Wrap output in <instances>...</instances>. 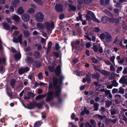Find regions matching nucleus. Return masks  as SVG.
Returning a JSON list of instances; mask_svg holds the SVG:
<instances>
[{
    "instance_id": "1",
    "label": "nucleus",
    "mask_w": 127,
    "mask_h": 127,
    "mask_svg": "<svg viewBox=\"0 0 127 127\" xmlns=\"http://www.w3.org/2000/svg\"><path fill=\"white\" fill-rule=\"evenodd\" d=\"M53 91H49L46 94H45L41 95H42V98L43 97H45L47 95V96L45 100L47 102H49L53 99L54 98L53 96Z\"/></svg>"
},
{
    "instance_id": "2",
    "label": "nucleus",
    "mask_w": 127,
    "mask_h": 127,
    "mask_svg": "<svg viewBox=\"0 0 127 127\" xmlns=\"http://www.w3.org/2000/svg\"><path fill=\"white\" fill-rule=\"evenodd\" d=\"M64 76H60V78L58 81L59 84L57 85L55 91H57L59 90H60L61 92L62 91V88L61 87V85L62 84L63 79Z\"/></svg>"
},
{
    "instance_id": "3",
    "label": "nucleus",
    "mask_w": 127,
    "mask_h": 127,
    "mask_svg": "<svg viewBox=\"0 0 127 127\" xmlns=\"http://www.w3.org/2000/svg\"><path fill=\"white\" fill-rule=\"evenodd\" d=\"M44 15L42 13L39 12L36 14L35 16V20L37 21L41 22L43 20Z\"/></svg>"
},
{
    "instance_id": "4",
    "label": "nucleus",
    "mask_w": 127,
    "mask_h": 127,
    "mask_svg": "<svg viewBox=\"0 0 127 127\" xmlns=\"http://www.w3.org/2000/svg\"><path fill=\"white\" fill-rule=\"evenodd\" d=\"M44 26L47 31H50V28H53L54 27V24L52 22H50V24L49 22H45L44 24Z\"/></svg>"
},
{
    "instance_id": "5",
    "label": "nucleus",
    "mask_w": 127,
    "mask_h": 127,
    "mask_svg": "<svg viewBox=\"0 0 127 127\" xmlns=\"http://www.w3.org/2000/svg\"><path fill=\"white\" fill-rule=\"evenodd\" d=\"M61 92L60 90L55 91L54 92L55 96L57 98L58 102L59 103L62 102L63 101L62 98L60 96Z\"/></svg>"
},
{
    "instance_id": "6",
    "label": "nucleus",
    "mask_w": 127,
    "mask_h": 127,
    "mask_svg": "<svg viewBox=\"0 0 127 127\" xmlns=\"http://www.w3.org/2000/svg\"><path fill=\"white\" fill-rule=\"evenodd\" d=\"M55 9L57 11L59 12H63L64 10V6L61 4H56L55 6Z\"/></svg>"
},
{
    "instance_id": "7",
    "label": "nucleus",
    "mask_w": 127,
    "mask_h": 127,
    "mask_svg": "<svg viewBox=\"0 0 127 127\" xmlns=\"http://www.w3.org/2000/svg\"><path fill=\"white\" fill-rule=\"evenodd\" d=\"M23 35L21 34H20L19 35L17 38L14 37L13 39V41L16 43L19 42L20 44L22 43Z\"/></svg>"
},
{
    "instance_id": "8",
    "label": "nucleus",
    "mask_w": 127,
    "mask_h": 127,
    "mask_svg": "<svg viewBox=\"0 0 127 127\" xmlns=\"http://www.w3.org/2000/svg\"><path fill=\"white\" fill-rule=\"evenodd\" d=\"M119 82L121 84H125L126 85H127V79L126 78V76L124 75H123Z\"/></svg>"
},
{
    "instance_id": "9",
    "label": "nucleus",
    "mask_w": 127,
    "mask_h": 127,
    "mask_svg": "<svg viewBox=\"0 0 127 127\" xmlns=\"http://www.w3.org/2000/svg\"><path fill=\"white\" fill-rule=\"evenodd\" d=\"M21 18L24 22H27L30 19V17L29 15L28 14L24 13L22 15Z\"/></svg>"
},
{
    "instance_id": "10",
    "label": "nucleus",
    "mask_w": 127,
    "mask_h": 127,
    "mask_svg": "<svg viewBox=\"0 0 127 127\" xmlns=\"http://www.w3.org/2000/svg\"><path fill=\"white\" fill-rule=\"evenodd\" d=\"M105 40L107 42H110L112 40V37L110 34L107 32L105 35Z\"/></svg>"
},
{
    "instance_id": "11",
    "label": "nucleus",
    "mask_w": 127,
    "mask_h": 127,
    "mask_svg": "<svg viewBox=\"0 0 127 127\" xmlns=\"http://www.w3.org/2000/svg\"><path fill=\"white\" fill-rule=\"evenodd\" d=\"M75 43L74 44L71 43V46L72 48H74L75 49L77 50L78 49V47L79 46L80 43V41L79 40H77Z\"/></svg>"
},
{
    "instance_id": "12",
    "label": "nucleus",
    "mask_w": 127,
    "mask_h": 127,
    "mask_svg": "<svg viewBox=\"0 0 127 127\" xmlns=\"http://www.w3.org/2000/svg\"><path fill=\"white\" fill-rule=\"evenodd\" d=\"M100 76V74L98 72H96L95 73L92 74V78L93 79L99 80Z\"/></svg>"
},
{
    "instance_id": "13",
    "label": "nucleus",
    "mask_w": 127,
    "mask_h": 127,
    "mask_svg": "<svg viewBox=\"0 0 127 127\" xmlns=\"http://www.w3.org/2000/svg\"><path fill=\"white\" fill-rule=\"evenodd\" d=\"M109 22L113 23H118L119 22V20L118 19L112 17L109 18Z\"/></svg>"
},
{
    "instance_id": "14",
    "label": "nucleus",
    "mask_w": 127,
    "mask_h": 127,
    "mask_svg": "<svg viewBox=\"0 0 127 127\" xmlns=\"http://www.w3.org/2000/svg\"><path fill=\"white\" fill-rule=\"evenodd\" d=\"M52 79L53 86L55 87H56L58 82L59 80H58L57 78L55 77H53Z\"/></svg>"
},
{
    "instance_id": "15",
    "label": "nucleus",
    "mask_w": 127,
    "mask_h": 127,
    "mask_svg": "<svg viewBox=\"0 0 127 127\" xmlns=\"http://www.w3.org/2000/svg\"><path fill=\"white\" fill-rule=\"evenodd\" d=\"M35 101L34 102H32L28 104L27 108L30 109H33L35 107Z\"/></svg>"
},
{
    "instance_id": "16",
    "label": "nucleus",
    "mask_w": 127,
    "mask_h": 127,
    "mask_svg": "<svg viewBox=\"0 0 127 127\" xmlns=\"http://www.w3.org/2000/svg\"><path fill=\"white\" fill-rule=\"evenodd\" d=\"M34 65L35 67L39 68L41 66V63L39 61H35L34 63Z\"/></svg>"
},
{
    "instance_id": "17",
    "label": "nucleus",
    "mask_w": 127,
    "mask_h": 127,
    "mask_svg": "<svg viewBox=\"0 0 127 127\" xmlns=\"http://www.w3.org/2000/svg\"><path fill=\"white\" fill-rule=\"evenodd\" d=\"M109 18H109L106 16H104L102 17L101 19V21L103 23H106L108 21H109Z\"/></svg>"
},
{
    "instance_id": "18",
    "label": "nucleus",
    "mask_w": 127,
    "mask_h": 127,
    "mask_svg": "<svg viewBox=\"0 0 127 127\" xmlns=\"http://www.w3.org/2000/svg\"><path fill=\"white\" fill-rule=\"evenodd\" d=\"M24 12V10L22 7H19L18 9L17 12V14L18 15L22 14Z\"/></svg>"
},
{
    "instance_id": "19",
    "label": "nucleus",
    "mask_w": 127,
    "mask_h": 127,
    "mask_svg": "<svg viewBox=\"0 0 127 127\" xmlns=\"http://www.w3.org/2000/svg\"><path fill=\"white\" fill-rule=\"evenodd\" d=\"M20 17L18 15H15L13 16L12 19L15 22L16 24H18V22L20 21Z\"/></svg>"
},
{
    "instance_id": "20",
    "label": "nucleus",
    "mask_w": 127,
    "mask_h": 127,
    "mask_svg": "<svg viewBox=\"0 0 127 127\" xmlns=\"http://www.w3.org/2000/svg\"><path fill=\"white\" fill-rule=\"evenodd\" d=\"M19 3L20 0H14L12 1V4L14 7H16Z\"/></svg>"
},
{
    "instance_id": "21",
    "label": "nucleus",
    "mask_w": 127,
    "mask_h": 127,
    "mask_svg": "<svg viewBox=\"0 0 127 127\" xmlns=\"http://www.w3.org/2000/svg\"><path fill=\"white\" fill-rule=\"evenodd\" d=\"M34 62V60L31 57H28L27 58V63L28 64H31Z\"/></svg>"
},
{
    "instance_id": "22",
    "label": "nucleus",
    "mask_w": 127,
    "mask_h": 127,
    "mask_svg": "<svg viewBox=\"0 0 127 127\" xmlns=\"http://www.w3.org/2000/svg\"><path fill=\"white\" fill-rule=\"evenodd\" d=\"M34 55L35 58L38 59L40 57V53L38 51H35L34 52Z\"/></svg>"
},
{
    "instance_id": "23",
    "label": "nucleus",
    "mask_w": 127,
    "mask_h": 127,
    "mask_svg": "<svg viewBox=\"0 0 127 127\" xmlns=\"http://www.w3.org/2000/svg\"><path fill=\"white\" fill-rule=\"evenodd\" d=\"M3 27L7 30H10V26L7 23H3Z\"/></svg>"
},
{
    "instance_id": "24",
    "label": "nucleus",
    "mask_w": 127,
    "mask_h": 127,
    "mask_svg": "<svg viewBox=\"0 0 127 127\" xmlns=\"http://www.w3.org/2000/svg\"><path fill=\"white\" fill-rule=\"evenodd\" d=\"M23 33L25 37H28L30 35L29 31L27 30H24L23 31Z\"/></svg>"
},
{
    "instance_id": "25",
    "label": "nucleus",
    "mask_w": 127,
    "mask_h": 127,
    "mask_svg": "<svg viewBox=\"0 0 127 127\" xmlns=\"http://www.w3.org/2000/svg\"><path fill=\"white\" fill-rule=\"evenodd\" d=\"M15 80L14 79H12L10 80V85L12 88H14L15 85Z\"/></svg>"
},
{
    "instance_id": "26",
    "label": "nucleus",
    "mask_w": 127,
    "mask_h": 127,
    "mask_svg": "<svg viewBox=\"0 0 127 127\" xmlns=\"http://www.w3.org/2000/svg\"><path fill=\"white\" fill-rule=\"evenodd\" d=\"M36 26L38 28L41 30H43L44 28V25L41 23H38L37 24Z\"/></svg>"
},
{
    "instance_id": "27",
    "label": "nucleus",
    "mask_w": 127,
    "mask_h": 127,
    "mask_svg": "<svg viewBox=\"0 0 127 127\" xmlns=\"http://www.w3.org/2000/svg\"><path fill=\"white\" fill-rule=\"evenodd\" d=\"M86 78L87 83L88 84L90 83L91 81V76L88 74H86Z\"/></svg>"
},
{
    "instance_id": "28",
    "label": "nucleus",
    "mask_w": 127,
    "mask_h": 127,
    "mask_svg": "<svg viewBox=\"0 0 127 127\" xmlns=\"http://www.w3.org/2000/svg\"><path fill=\"white\" fill-rule=\"evenodd\" d=\"M35 106L37 107L38 109H41L43 107L42 104L41 103H36V102H35Z\"/></svg>"
},
{
    "instance_id": "29",
    "label": "nucleus",
    "mask_w": 127,
    "mask_h": 127,
    "mask_svg": "<svg viewBox=\"0 0 127 127\" xmlns=\"http://www.w3.org/2000/svg\"><path fill=\"white\" fill-rule=\"evenodd\" d=\"M68 7L72 11H74L76 9V7L75 6L72 5L70 4H69L68 5Z\"/></svg>"
},
{
    "instance_id": "30",
    "label": "nucleus",
    "mask_w": 127,
    "mask_h": 127,
    "mask_svg": "<svg viewBox=\"0 0 127 127\" xmlns=\"http://www.w3.org/2000/svg\"><path fill=\"white\" fill-rule=\"evenodd\" d=\"M79 16H77L76 18V20L77 21H79V20L82 21L83 19H82V15L80 12L78 13Z\"/></svg>"
},
{
    "instance_id": "31",
    "label": "nucleus",
    "mask_w": 127,
    "mask_h": 127,
    "mask_svg": "<svg viewBox=\"0 0 127 127\" xmlns=\"http://www.w3.org/2000/svg\"><path fill=\"white\" fill-rule=\"evenodd\" d=\"M101 73L104 76H108L109 74V73L107 71L104 70H102L101 72Z\"/></svg>"
},
{
    "instance_id": "32",
    "label": "nucleus",
    "mask_w": 127,
    "mask_h": 127,
    "mask_svg": "<svg viewBox=\"0 0 127 127\" xmlns=\"http://www.w3.org/2000/svg\"><path fill=\"white\" fill-rule=\"evenodd\" d=\"M99 104L98 103H95L94 105V110L95 111H97L99 109Z\"/></svg>"
},
{
    "instance_id": "33",
    "label": "nucleus",
    "mask_w": 127,
    "mask_h": 127,
    "mask_svg": "<svg viewBox=\"0 0 127 127\" xmlns=\"http://www.w3.org/2000/svg\"><path fill=\"white\" fill-rule=\"evenodd\" d=\"M21 57V54L20 53L17 54L15 55L14 58L16 60H19Z\"/></svg>"
},
{
    "instance_id": "34",
    "label": "nucleus",
    "mask_w": 127,
    "mask_h": 127,
    "mask_svg": "<svg viewBox=\"0 0 127 127\" xmlns=\"http://www.w3.org/2000/svg\"><path fill=\"white\" fill-rule=\"evenodd\" d=\"M119 91H118V93L121 94H123L125 93L124 89L123 88V87H122L119 88Z\"/></svg>"
},
{
    "instance_id": "35",
    "label": "nucleus",
    "mask_w": 127,
    "mask_h": 127,
    "mask_svg": "<svg viewBox=\"0 0 127 127\" xmlns=\"http://www.w3.org/2000/svg\"><path fill=\"white\" fill-rule=\"evenodd\" d=\"M41 125V122L40 121H36L34 125V127H39Z\"/></svg>"
},
{
    "instance_id": "36",
    "label": "nucleus",
    "mask_w": 127,
    "mask_h": 127,
    "mask_svg": "<svg viewBox=\"0 0 127 127\" xmlns=\"http://www.w3.org/2000/svg\"><path fill=\"white\" fill-rule=\"evenodd\" d=\"M113 86L114 87H117L118 86V83L115 80H113L112 84Z\"/></svg>"
},
{
    "instance_id": "37",
    "label": "nucleus",
    "mask_w": 127,
    "mask_h": 127,
    "mask_svg": "<svg viewBox=\"0 0 127 127\" xmlns=\"http://www.w3.org/2000/svg\"><path fill=\"white\" fill-rule=\"evenodd\" d=\"M102 68L99 66H95L94 67V69L99 72H101Z\"/></svg>"
},
{
    "instance_id": "38",
    "label": "nucleus",
    "mask_w": 127,
    "mask_h": 127,
    "mask_svg": "<svg viewBox=\"0 0 127 127\" xmlns=\"http://www.w3.org/2000/svg\"><path fill=\"white\" fill-rule=\"evenodd\" d=\"M84 3L88 5L91 3L92 1V0H82Z\"/></svg>"
},
{
    "instance_id": "39",
    "label": "nucleus",
    "mask_w": 127,
    "mask_h": 127,
    "mask_svg": "<svg viewBox=\"0 0 127 127\" xmlns=\"http://www.w3.org/2000/svg\"><path fill=\"white\" fill-rule=\"evenodd\" d=\"M52 54L56 58H58L60 56V54L56 52H52Z\"/></svg>"
},
{
    "instance_id": "40",
    "label": "nucleus",
    "mask_w": 127,
    "mask_h": 127,
    "mask_svg": "<svg viewBox=\"0 0 127 127\" xmlns=\"http://www.w3.org/2000/svg\"><path fill=\"white\" fill-rule=\"evenodd\" d=\"M90 122L91 124L93 126H95L96 124L95 121L93 119H91L90 121Z\"/></svg>"
},
{
    "instance_id": "41",
    "label": "nucleus",
    "mask_w": 127,
    "mask_h": 127,
    "mask_svg": "<svg viewBox=\"0 0 127 127\" xmlns=\"http://www.w3.org/2000/svg\"><path fill=\"white\" fill-rule=\"evenodd\" d=\"M87 13L89 15H90L92 17H94V16L95 17V16L94 13L91 11H88L87 12Z\"/></svg>"
},
{
    "instance_id": "42",
    "label": "nucleus",
    "mask_w": 127,
    "mask_h": 127,
    "mask_svg": "<svg viewBox=\"0 0 127 127\" xmlns=\"http://www.w3.org/2000/svg\"><path fill=\"white\" fill-rule=\"evenodd\" d=\"M115 76V74L114 72H112L111 73V76L109 78L110 80H112L114 79Z\"/></svg>"
},
{
    "instance_id": "43",
    "label": "nucleus",
    "mask_w": 127,
    "mask_h": 127,
    "mask_svg": "<svg viewBox=\"0 0 127 127\" xmlns=\"http://www.w3.org/2000/svg\"><path fill=\"white\" fill-rule=\"evenodd\" d=\"M99 37L101 40H103L105 38V35L104 33H102L100 34Z\"/></svg>"
},
{
    "instance_id": "44",
    "label": "nucleus",
    "mask_w": 127,
    "mask_h": 127,
    "mask_svg": "<svg viewBox=\"0 0 127 127\" xmlns=\"http://www.w3.org/2000/svg\"><path fill=\"white\" fill-rule=\"evenodd\" d=\"M33 1L40 5L42 4V2L41 0H33Z\"/></svg>"
},
{
    "instance_id": "45",
    "label": "nucleus",
    "mask_w": 127,
    "mask_h": 127,
    "mask_svg": "<svg viewBox=\"0 0 127 127\" xmlns=\"http://www.w3.org/2000/svg\"><path fill=\"white\" fill-rule=\"evenodd\" d=\"M35 10L32 8H30L28 10V12L30 13H33L35 12Z\"/></svg>"
},
{
    "instance_id": "46",
    "label": "nucleus",
    "mask_w": 127,
    "mask_h": 127,
    "mask_svg": "<svg viewBox=\"0 0 127 127\" xmlns=\"http://www.w3.org/2000/svg\"><path fill=\"white\" fill-rule=\"evenodd\" d=\"M24 72L23 68L20 69L19 70V73L20 75H22Z\"/></svg>"
},
{
    "instance_id": "47",
    "label": "nucleus",
    "mask_w": 127,
    "mask_h": 127,
    "mask_svg": "<svg viewBox=\"0 0 127 127\" xmlns=\"http://www.w3.org/2000/svg\"><path fill=\"white\" fill-rule=\"evenodd\" d=\"M93 48H91L92 49H94V50L95 52H97L98 51V48L97 47V46L95 45H93Z\"/></svg>"
},
{
    "instance_id": "48",
    "label": "nucleus",
    "mask_w": 127,
    "mask_h": 127,
    "mask_svg": "<svg viewBox=\"0 0 127 127\" xmlns=\"http://www.w3.org/2000/svg\"><path fill=\"white\" fill-rule=\"evenodd\" d=\"M49 70L51 72H53L54 70V68L53 67L49 66L48 67Z\"/></svg>"
},
{
    "instance_id": "49",
    "label": "nucleus",
    "mask_w": 127,
    "mask_h": 127,
    "mask_svg": "<svg viewBox=\"0 0 127 127\" xmlns=\"http://www.w3.org/2000/svg\"><path fill=\"white\" fill-rule=\"evenodd\" d=\"M118 89L116 88H114L113 89L112 91V93L113 94H115L116 93H118Z\"/></svg>"
},
{
    "instance_id": "50",
    "label": "nucleus",
    "mask_w": 127,
    "mask_h": 127,
    "mask_svg": "<svg viewBox=\"0 0 127 127\" xmlns=\"http://www.w3.org/2000/svg\"><path fill=\"white\" fill-rule=\"evenodd\" d=\"M28 95H29L30 96L32 97L33 98L35 96V95L34 94L31 92H28Z\"/></svg>"
},
{
    "instance_id": "51",
    "label": "nucleus",
    "mask_w": 127,
    "mask_h": 127,
    "mask_svg": "<svg viewBox=\"0 0 127 127\" xmlns=\"http://www.w3.org/2000/svg\"><path fill=\"white\" fill-rule=\"evenodd\" d=\"M125 61V58H123L121 59L120 60H118V62L119 64H123Z\"/></svg>"
},
{
    "instance_id": "52",
    "label": "nucleus",
    "mask_w": 127,
    "mask_h": 127,
    "mask_svg": "<svg viewBox=\"0 0 127 127\" xmlns=\"http://www.w3.org/2000/svg\"><path fill=\"white\" fill-rule=\"evenodd\" d=\"M85 127H93L89 122H86L85 124Z\"/></svg>"
},
{
    "instance_id": "53",
    "label": "nucleus",
    "mask_w": 127,
    "mask_h": 127,
    "mask_svg": "<svg viewBox=\"0 0 127 127\" xmlns=\"http://www.w3.org/2000/svg\"><path fill=\"white\" fill-rule=\"evenodd\" d=\"M98 82L95 81L93 82V84L96 86L98 87H100L101 86V85L100 84H99Z\"/></svg>"
},
{
    "instance_id": "54",
    "label": "nucleus",
    "mask_w": 127,
    "mask_h": 127,
    "mask_svg": "<svg viewBox=\"0 0 127 127\" xmlns=\"http://www.w3.org/2000/svg\"><path fill=\"white\" fill-rule=\"evenodd\" d=\"M116 111L114 109L111 110V115H114L116 114Z\"/></svg>"
},
{
    "instance_id": "55",
    "label": "nucleus",
    "mask_w": 127,
    "mask_h": 127,
    "mask_svg": "<svg viewBox=\"0 0 127 127\" xmlns=\"http://www.w3.org/2000/svg\"><path fill=\"white\" fill-rule=\"evenodd\" d=\"M55 73L56 75L57 76H59L60 75L61 73V71L55 70Z\"/></svg>"
},
{
    "instance_id": "56",
    "label": "nucleus",
    "mask_w": 127,
    "mask_h": 127,
    "mask_svg": "<svg viewBox=\"0 0 127 127\" xmlns=\"http://www.w3.org/2000/svg\"><path fill=\"white\" fill-rule=\"evenodd\" d=\"M115 58V56L113 55V56L111 57L110 58V61L113 64L114 63V60Z\"/></svg>"
},
{
    "instance_id": "57",
    "label": "nucleus",
    "mask_w": 127,
    "mask_h": 127,
    "mask_svg": "<svg viewBox=\"0 0 127 127\" xmlns=\"http://www.w3.org/2000/svg\"><path fill=\"white\" fill-rule=\"evenodd\" d=\"M122 68H123L122 66L118 67L117 69L116 72L117 73H119L120 71H121L122 70Z\"/></svg>"
},
{
    "instance_id": "58",
    "label": "nucleus",
    "mask_w": 127,
    "mask_h": 127,
    "mask_svg": "<svg viewBox=\"0 0 127 127\" xmlns=\"http://www.w3.org/2000/svg\"><path fill=\"white\" fill-rule=\"evenodd\" d=\"M42 72H40L39 73L38 75V78L39 80H41V78L42 77Z\"/></svg>"
},
{
    "instance_id": "59",
    "label": "nucleus",
    "mask_w": 127,
    "mask_h": 127,
    "mask_svg": "<svg viewBox=\"0 0 127 127\" xmlns=\"http://www.w3.org/2000/svg\"><path fill=\"white\" fill-rule=\"evenodd\" d=\"M106 10L105 12L108 15H109L111 17H113V15L111 13L107 10Z\"/></svg>"
},
{
    "instance_id": "60",
    "label": "nucleus",
    "mask_w": 127,
    "mask_h": 127,
    "mask_svg": "<svg viewBox=\"0 0 127 127\" xmlns=\"http://www.w3.org/2000/svg\"><path fill=\"white\" fill-rule=\"evenodd\" d=\"M111 105V103L110 101H107L106 103V105L107 107H109Z\"/></svg>"
},
{
    "instance_id": "61",
    "label": "nucleus",
    "mask_w": 127,
    "mask_h": 127,
    "mask_svg": "<svg viewBox=\"0 0 127 127\" xmlns=\"http://www.w3.org/2000/svg\"><path fill=\"white\" fill-rule=\"evenodd\" d=\"M60 48L59 44L58 43H56L55 45V49L56 50H58Z\"/></svg>"
},
{
    "instance_id": "62",
    "label": "nucleus",
    "mask_w": 127,
    "mask_h": 127,
    "mask_svg": "<svg viewBox=\"0 0 127 127\" xmlns=\"http://www.w3.org/2000/svg\"><path fill=\"white\" fill-rule=\"evenodd\" d=\"M53 84L52 83H50L49 85L48 86V89L49 90H51L53 88Z\"/></svg>"
},
{
    "instance_id": "63",
    "label": "nucleus",
    "mask_w": 127,
    "mask_h": 127,
    "mask_svg": "<svg viewBox=\"0 0 127 127\" xmlns=\"http://www.w3.org/2000/svg\"><path fill=\"white\" fill-rule=\"evenodd\" d=\"M100 29L99 27H96L95 28V32H98L100 31Z\"/></svg>"
},
{
    "instance_id": "64",
    "label": "nucleus",
    "mask_w": 127,
    "mask_h": 127,
    "mask_svg": "<svg viewBox=\"0 0 127 127\" xmlns=\"http://www.w3.org/2000/svg\"><path fill=\"white\" fill-rule=\"evenodd\" d=\"M123 74H126L127 73V66L125 68L123 71Z\"/></svg>"
}]
</instances>
